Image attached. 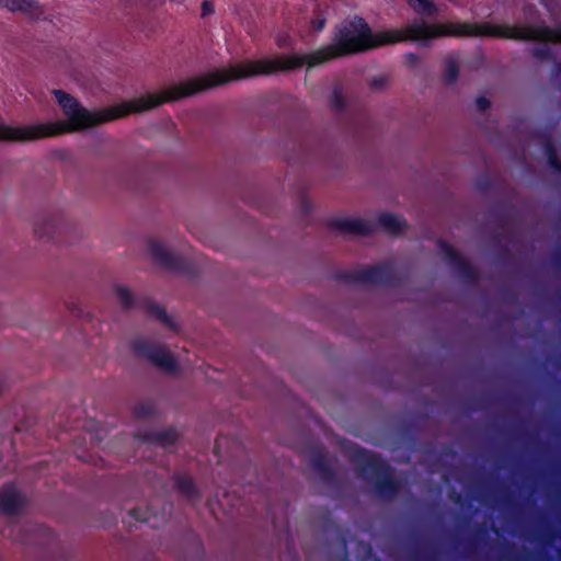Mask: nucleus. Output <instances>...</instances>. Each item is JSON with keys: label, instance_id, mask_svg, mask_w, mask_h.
Masks as SVG:
<instances>
[{"label": "nucleus", "instance_id": "6e6552de", "mask_svg": "<svg viewBox=\"0 0 561 561\" xmlns=\"http://www.w3.org/2000/svg\"><path fill=\"white\" fill-rule=\"evenodd\" d=\"M378 225L391 234H400L405 231L408 225L405 220L392 213H380L377 217Z\"/></svg>", "mask_w": 561, "mask_h": 561}, {"label": "nucleus", "instance_id": "a878e982", "mask_svg": "<svg viewBox=\"0 0 561 561\" xmlns=\"http://www.w3.org/2000/svg\"><path fill=\"white\" fill-rule=\"evenodd\" d=\"M359 222L355 224L353 228L358 229Z\"/></svg>", "mask_w": 561, "mask_h": 561}, {"label": "nucleus", "instance_id": "dca6fc26", "mask_svg": "<svg viewBox=\"0 0 561 561\" xmlns=\"http://www.w3.org/2000/svg\"><path fill=\"white\" fill-rule=\"evenodd\" d=\"M380 277V268L379 267H369L365 271L364 278L366 280L375 282Z\"/></svg>", "mask_w": 561, "mask_h": 561}, {"label": "nucleus", "instance_id": "20e7f679", "mask_svg": "<svg viewBox=\"0 0 561 561\" xmlns=\"http://www.w3.org/2000/svg\"><path fill=\"white\" fill-rule=\"evenodd\" d=\"M130 347L137 356L149 360L167 373H174L179 369L175 356L164 344H158L142 337H137L131 341Z\"/></svg>", "mask_w": 561, "mask_h": 561}, {"label": "nucleus", "instance_id": "6ab92c4d", "mask_svg": "<svg viewBox=\"0 0 561 561\" xmlns=\"http://www.w3.org/2000/svg\"><path fill=\"white\" fill-rule=\"evenodd\" d=\"M477 106L480 111H485L490 106V101L485 98H479L477 100Z\"/></svg>", "mask_w": 561, "mask_h": 561}, {"label": "nucleus", "instance_id": "9b49d317", "mask_svg": "<svg viewBox=\"0 0 561 561\" xmlns=\"http://www.w3.org/2000/svg\"><path fill=\"white\" fill-rule=\"evenodd\" d=\"M410 8L420 15L431 16L438 12L437 5L432 0H405Z\"/></svg>", "mask_w": 561, "mask_h": 561}, {"label": "nucleus", "instance_id": "a211bd4d", "mask_svg": "<svg viewBox=\"0 0 561 561\" xmlns=\"http://www.w3.org/2000/svg\"><path fill=\"white\" fill-rule=\"evenodd\" d=\"M201 10H202V16H207V15L213 14L214 7H213V4L209 1L205 0L202 3Z\"/></svg>", "mask_w": 561, "mask_h": 561}, {"label": "nucleus", "instance_id": "7ed1b4c3", "mask_svg": "<svg viewBox=\"0 0 561 561\" xmlns=\"http://www.w3.org/2000/svg\"><path fill=\"white\" fill-rule=\"evenodd\" d=\"M145 254L150 263L162 272L185 275L195 267L191 255L158 237L146 239Z\"/></svg>", "mask_w": 561, "mask_h": 561}, {"label": "nucleus", "instance_id": "b1692460", "mask_svg": "<svg viewBox=\"0 0 561 561\" xmlns=\"http://www.w3.org/2000/svg\"><path fill=\"white\" fill-rule=\"evenodd\" d=\"M549 161H550V163H551L552 165L558 167V165H557V162H556V160H554V158H553L551 154L549 156Z\"/></svg>", "mask_w": 561, "mask_h": 561}, {"label": "nucleus", "instance_id": "f8f14e48", "mask_svg": "<svg viewBox=\"0 0 561 561\" xmlns=\"http://www.w3.org/2000/svg\"><path fill=\"white\" fill-rule=\"evenodd\" d=\"M348 99L347 90L341 83H335L330 95V103L336 108L343 107Z\"/></svg>", "mask_w": 561, "mask_h": 561}, {"label": "nucleus", "instance_id": "39448f33", "mask_svg": "<svg viewBox=\"0 0 561 561\" xmlns=\"http://www.w3.org/2000/svg\"><path fill=\"white\" fill-rule=\"evenodd\" d=\"M25 504L24 496L12 486L0 491V511L5 515L19 512Z\"/></svg>", "mask_w": 561, "mask_h": 561}, {"label": "nucleus", "instance_id": "ddd939ff", "mask_svg": "<svg viewBox=\"0 0 561 561\" xmlns=\"http://www.w3.org/2000/svg\"><path fill=\"white\" fill-rule=\"evenodd\" d=\"M115 296H116L117 301L123 307H129L133 302L131 293L127 287H124V286L115 287Z\"/></svg>", "mask_w": 561, "mask_h": 561}, {"label": "nucleus", "instance_id": "aec40b11", "mask_svg": "<svg viewBox=\"0 0 561 561\" xmlns=\"http://www.w3.org/2000/svg\"><path fill=\"white\" fill-rule=\"evenodd\" d=\"M371 85L376 89H382L385 85V79H382V78L374 79L371 82Z\"/></svg>", "mask_w": 561, "mask_h": 561}, {"label": "nucleus", "instance_id": "423d86ee", "mask_svg": "<svg viewBox=\"0 0 561 561\" xmlns=\"http://www.w3.org/2000/svg\"><path fill=\"white\" fill-rule=\"evenodd\" d=\"M147 313L161 322L165 329L174 334H179L181 332V325L176 318L173 314L168 313L163 306L158 302L149 301L146 304Z\"/></svg>", "mask_w": 561, "mask_h": 561}, {"label": "nucleus", "instance_id": "f3484780", "mask_svg": "<svg viewBox=\"0 0 561 561\" xmlns=\"http://www.w3.org/2000/svg\"><path fill=\"white\" fill-rule=\"evenodd\" d=\"M324 25H325V18L322 15H318L313 20H311V27L316 32L321 31L324 27Z\"/></svg>", "mask_w": 561, "mask_h": 561}, {"label": "nucleus", "instance_id": "0eeeda50", "mask_svg": "<svg viewBox=\"0 0 561 561\" xmlns=\"http://www.w3.org/2000/svg\"><path fill=\"white\" fill-rule=\"evenodd\" d=\"M0 7L11 12H20L31 19L43 15V9L35 0H0Z\"/></svg>", "mask_w": 561, "mask_h": 561}, {"label": "nucleus", "instance_id": "f03ea898", "mask_svg": "<svg viewBox=\"0 0 561 561\" xmlns=\"http://www.w3.org/2000/svg\"><path fill=\"white\" fill-rule=\"evenodd\" d=\"M448 36H494L507 39L561 43V28L535 25H506L484 23H428L419 21L399 30L373 33L360 19L339 28L333 43L323 46L329 61L376 48L387 44L411 41L428 44L433 39Z\"/></svg>", "mask_w": 561, "mask_h": 561}, {"label": "nucleus", "instance_id": "9d476101", "mask_svg": "<svg viewBox=\"0 0 561 561\" xmlns=\"http://www.w3.org/2000/svg\"><path fill=\"white\" fill-rule=\"evenodd\" d=\"M459 61L455 56H447L444 59L443 79L447 84H454L459 76Z\"/></svg>", "mask_w": 561, "mask_h": 561}, {"label": "nucleus", "instance_id": "f257e3e1", "mask_svg": "<svg viewBox=\"0 0 561 561\" xmlns=\"http://www.w3.org/2000/svg\"><path fill=\"white\" fill-rule=\"evenodd\" d=\"M327 62L328 60L322 47L307 54L244 60L227 68L216 69L198 77L190 78L162 90L146 93L121 104L95 111L88 110L72 96V133L93 129L129 114H141L152 111L164 103H174L232 81L256 76H270L279 71L296 70L304 66L307 69H311Z\"/></svg>", "mask_w": 561, "mask_h": 561}, {"label": "nucleus", "instance_id": "393cba45", "mask_svg": "<svg viewBox=\"0 0 561 561\" xmlns=\"http://www.w3.org/2000/svg\"><path fill=\"white\" fill-rule=\"evenodd\" d=\"M450 256H451V259H455V260H457V261H458V260L460 261V259L458 257V255H457L455 252H453V251H450Z\"/></svg>", "mask_w": 561, "mask_h": 561}, {"label": "nucleus", "instance_id": "2eb2a0df", "mask_svg": "<svg viewBox=\"0 0 561 561\" xmlns=\"http://www.w3.org/2000/svg\"><path fill=\"white\" fill-rule=\"evenodd\" d=\"M404 64L409 68H417L421 65V58L415 54H408L404 57Z\"/></svg>", "mask_w": 561, "mask_h": 561}, {"label": "nucleus", "instance_id": "4be33fe9", "mask_svg": "<svg viewBox=\"0 0 561 561\" xmlns=\"http://www.w3.org/2000/svg\"><path fill=\"white\" fill-rule=\"evenodd\" d=\"M302 205L306 210H308L312 207V204L308 201H302Z\"/></svg>", "mask_w": 561, "mask_h": 561}, {"label": "nucleus", "instance_id": "4468645a", "mask_svg": "<svg viewBox=\"0 0 561 561\" xmlns=\"http://www.w3.org/2000/svg\"><path fill=\"white\" fill-rule=\"evenodd\" d=\"M154 413V409L151 404L140 403L134 408L135 417L142 420Z\"/></svg>", "mask_w": 561, "mask_h": 561}, {"label": "nucleus", "instance_id": "412c9836", "mask_svg": "<svg viewBox=\"0 0 561 561\" xmlns=\"http://www.w3.org/2000/svg\"><path fill=\"white\" fill-rule=\"evenodd\" d=\"M355 455H356V457H357L358 459H366V457H367V456H366L363 451H360V450H356V451H355Z\"/></svg>", "mask_w": 561, "mask_h": 561}, {"label": "nucleus", "instance_id": "1a4fd4ad", "mask_svg": "<svg viewBox=\"0 0 561 561\" xmlns=\"http://www.w3.org/2000/svg\"><path fill=\"white\" fill-rule=\"evenodd\" d=\"M179 433L173 428L158 431L145 436L144 439L158 443L163 447L173 445L179 439Z\"/></svg>", "mask_w": 561, "mask_h": 561}, {"label": "nucleus", "instance_id": "5701e85b", "mask_svg": "<svg viewBox=\"0 0 561 561\" xmlns=\"http://www.w3.org/2000/svg\"><path fill=\"white\" fill-rule=\"evenodd\" d=\"M183 488H184V490H185L187 493H190V492H191V489H193V485H192V483H191V482H186L185 486H183Z\"/></svg>", "mask_w": 561, "mask_h": 561}]
</instances>
